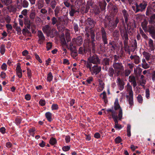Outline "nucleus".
I'll return each instance as SVG.
<instances>
[{"label":"nucleus","mask_w":155,"mask_h":155,"mask_svg":"<svg viewBox=\"0 0 155 155\" xmlns=\"http://www.w3.org/2000/svg\"><path fill=\"white\" fill-rule=\"evenodd\" d=\"M131 72V71L130 70L127 69L125 70V71L124 70L120 72V75L122 77H127L129 76Z\"/></svg>","instance_id":"23"},{"label":"nucleus","mask_w":155,"mask_h":155,"mask_svg":"<svg viewBox=\"0 0 155 155\" xmlns=\"http://www.w3.org/2000/svg\"><path fill=\"white\" fill-rule=\"evenodd\" d=\"M96 43H91V46L93 52H94L96 50Z\"/></svg>","instance_id":"59"},{"label":"nucleus","mask_w":155,"mask_h":155,"mask_svg":"<svg viewBox=\"0 0 155 155\" xmlns=\"http://www.w3.org/2000/svg\"><path fill=\"white\" fill-rule=\"evenodd\" d=\"M108 71V74L109 76L110 77H113L114 73H115L114 69L112 67H110L109 68Z\"/></svg>","instance_id":"33"},{"label":"nucleus","mask_w":155,"mask_h":155,"mask_svg":"<svg viewBox=\"0 0 155 155\" xmlns=\"http://www.w3.org/2000/svg\"><path fill=\"white\" fill-rule=\"evenodd\" d=\"M104 27L107 28L110 31H113L116 28L114 25L113 21H112L110 18L108 19V23L105 24Z\"/></svg>","instance_id":"8"},{"label":"nucleus","mask_w":155,"mask_h":155,"mask_svg":"<svg viewBox=\"0 0 155 155\" xmlns=\"http://www.w3.org/2000/svg\"><path fill=\"white\" fill-rule=\"evenodd\" d=\"M104 84L103 81L101 79L99 80V86L100 87H104Z\"/></svg>","instance_id":"63"},{"label":"nucleus","mask_w":155,"mask_h":155,"mask_svg":"<svg viewBox=\"0 0 155 155\" xmlns=\"http://www.w3.org/2000/svg\"><path fill=\"white\" fill-rule=\"evenodd\" d=\"M142 54L147 61H148L150 60L151 55L148 52L144 51L143 52Z\"/></svg>","instance_id":"32"},{"label":"nucleus","mask_w":155,"mask_h":155,"mask_svg":"<svg viewBox=\"0 0 155 155\" xmlns=\"http://www.w3.org/2000/svg\"><path fill=\"white\" fill-rule=\"evenodd\" d=\"M60 10V8L59 6H57L55 8L54 10V15L57 17L58 16V14L59 13Z\"/></svg>","instance_id":"38"},{"label":"nucleus","mask_w":155,"mask_h":155,"mask_svg":"<svg viewBox=\"0 0 155 155\" xmlns=\"http://www.w3.org/2000/svg\"><path fill=\"white\" fill-rule=\"evenodd\" d=\"M51 20L52 21V24L53 25H55L58 22L57 18L54 17L52 18Z\"/></svg>","instance_id":"60"},{"label":"nucleus","mask_w":155,"mask_h":155,"mask_svg":"<svg viewBox=\"0 0 155 155\" xmlns=\"http://www.w3.org/2000/svg\"><path fill=\"white\" fill-rule=\"evenodd\" d=\"M129 81L131 83V85H133L134 87H135L137 86L136 79L134 76H130L129 77Z\"/></svg>","instance_id":"18"},{"label":"nucleus","mask_w":155,"mask_h":155,"mask_svg":"<svg viewBox=\"0 0 155 155\" xmlns=\"http://www.w3.org/2000/svg\"><path fill=\"white\" fill-rule=\"evenodd\" d=\"M85 21L87 27H90V28H94L96 24V21L93 18H88Z\"/></svg>","instance_id":"9"},{"label":"nucleus","mask_w":155,"mask_h":155,"mask_svg":"<svg viewBox=\"0 0 155 155\" xmlns=\"http://www.w3.org/2000/svg\"><path fill=\"white\" fill-rule=\"evenodd\" d=\"M130 128V124H128L127 127V135L129 137L131 136Z\"/></svg>","instance_id":"51"},{"label":"nucleus","mask_w":155,"mask_h":155,"mask_svg":"<svg viewBox=\"0 0 155 155\" xmlns=\"http://www.w3.org/2000/svg\"><path fill=\"white\" fill-rule=\"evenodd\" d=\"M90 7L89 5H86V7L85 8L84 7H83L81 8V10H82L83 9H85V11L84 12H81V13L82 14H84V13H87L88 11L89 10V9Z\"/></svg>","instance_id":"48"},{"label":"nucleus","mask_w":155,"mask_h":155,"mask_svg":"<svg viewBox=\"0 0 155 155\" xmlns=\"http://www.w3.org/2000/svg\"><path fill=\"white\" fill-rule=\"evenodd\" d=\"M122 12L124 19L125 23H127V22H128L130 15L127 11L125 9L123 10Z\"/></svg>","instance_id":"19"},{"label":"nucleus","mask_w":155,"mask_h":155,"mask_svg":"<svg viewBox=\"0 0 155 155\" xmlns=\"http://www.w3.org/2000/svg\"><path fill=\"white\" fill-rule=\"evenodd\" d=\"M24 24L26 25L27 28L30 29L31 23L30 20L28 18H25L24 21Z\"/></svg>","instance_id":"28"},{"label":"nucleus","mask_w":155,"mask_h":155,"mask_svg":"<svg viewBox=\"0 0 155 155\" xmlns=\"http://www.w3.org/2000/svg\"><path fill=\"white\" fill-rule=\"evenodd\" d=\"M35 12L34 11H31L29 15L30 18L31 19H34L35 18Z\"/></svg>","instance_id":"53"},{"label":"nucleus","mask_w":155,"mask_h":155,"mask_svg":"<svg viewBox=\"0 0 155 155\" xmlns=\"http://www.w3.org/2000/svg\"><path fill=\"white\" fill-rule=\"evenodd\" d=\"M137 99L139 103L142 104L143 101V98L140 94H139L137 97Z\"/></svg>","instance_id":"54"},{"label":"nucleus","mask_w":155,"mask_h":155,"mask_svg":"<svg viewBox=\"0 0 155 155\" xmlns=\"http://www.w3.org/2000/svg\"><path fill=\"white\" fill-rule=\"evenodd\" d=\"M5 51V45H2L0 47V52L1 53L3 54Z\"/></svg>","instance_id":"56"},{"label":"nucleus","mask_w":155,"mask_h":155,"mask_svg":"<svg viewBox=\"0 0 155 155\" xmlns=\"http://www.w3.org/2000/svg\"><path fill=\"white\" fill-rule=\"evenodd\" d=\"M148 28V31L150 34L152 38L155 39V27L152 25H149Z\"/></svg>","instance_id":"13"},{"label":"nucleus","mask_w":155,"mask_h":155,"mask_svg":"<svg viewBox=\"0 0 155 155\" xmlns=\"http://www.w3.org/2000/svg\"><path fill=\"white\" fill-rule=\"evenodd\" d=\"M119 22V18L118 17H117L115 18L114 20L113 21L114 25L116 28L117 26V25Z\"/></svg>","instance_id":"43"},{"label":"nucleus","mask_w":155,"mask_h":155,"mask_svg":"<svg viewBox=\"0 0 155 155\" xmlns=\"http://www.w3.org/2000/svg\"><path fill=\"white\" fill-rule=\"evenodd\" d=\"M88 61L92 63L98 64L100 63V60L98 57L96 55H93L92 57L88 58Z\"/></svg>","instance_id":"7"},{"label":"nucleus","mask_w":155,"mask_h":155,"mask_svg":"<svg viewBox=\"0 0 155 155\" xmlns=\"http://www.w3.org/2000/svg\"><path fill=\"white\" fill-rule=\"evenodd\" d=\"M97 3L102 11L104 10L105 9L107 4L105 0L98 1Z\"/></svg>","instance_id":"16"},{"label":"nucleus","mask_w":155,"mask_h":155,"mask_svg":"<svg viewBox=\"0 0 155 155\" xmlns=\"http://www.w3.org/2000/svg\"><path fill=\"white\" fill-rule=\"evenodd\" d=\"M122 140L121 139L120 137H118L115 139V141L116 143H120Z\"/></svg>","instance_id":"61"},{"label":"nucleus","mask_w":155,"mask_h":155,"mask_svg":"<svg viewBox=\"0 0 155 155\" xmlns=\"http://www.w3.org/2000/svg\"><path fill=\"white\" fill-rule=\"evenodd\" d=\"M20 64L19 63L17 65L16 68V73L19 78H21L22 76V73L21 72V68Z\"/></svg>","instance_id":"21"},{"label":"nucleus","mask_w":155,"mask_h":155,"mask_svg":"<svg viewBox=\"0 0 155 155\" xmlns=\"http://www.w3.org/2000/svg\"><path fill=\"white\" fill-rule=\"evenodd\" d=\"M26 27H25V28L22 30V33L23 35H25L26 34H29L30 32L26 28Z\"/></svg>","instance_id":"52"},{"label":"nucleus","mask_w":155,"mask_h":155,"mask_svg":"<svg viewBox=\"0 0 155 155\" xmlns=\"http://www.w3.org/2000/svg\"><path fill=\"white\" fill-rule=\"evenodd\" d=\"M79 12V10L78 9H77L74 5H71L70 9L69 10V14L71 16H74L75 14L77 12L78 13Z\"/></svg>","instance_id":"15"},{"label":"nucleus","mask_w":155,"mask_h":155,"mask_svg":"<svg viewBox=\"0 0 155 155\" xmlns=\"http://www.w3.org/2000/svg\"><path fill=\"white\" fill-rule=\"evenodd\" d=\"M57 3L56 0H51L49 2V3L47 5L50 6L52 9H54L56 7Z\"/></svg>","instance_id":"24"},{"label":"nucleus","mask_w":155,"mask_h":155,"mask_svg":"<svg viewBox=\"0 0 155 155\" xmlns=\"http://www.w3.org/2000/svg\"><path fill=\"white\" fill-rule=\"evenodd\" d=\"M119 32L118 30H115L113 32V36L115 40L118 39L119 37Z\"/></svg>","instance_id":"29"},{"label":"nucleus","mask_w":155,"mask_h":155,"mask_svg":"<svg viewBox=\"0 0 155 155\" xmlns=\"http://www.w3.org/2000/svg\"><path fill=\"white\" fill-rule=\"evenodd\" d=\"M94 13L96 15L99 14L101 12L100 8L98 6H96L93 9Z\"/></svg>","instance_id":"37"},{"label":"nucleus","mask_w":155,"mask_h":155,"mask_svg":"<svg viewBox=\"0 0 155 155\" xmlns=\"http://www.w3.org/2000/svg\"><path fill=\"white\" fill-rule=\"evenodd\" d=\"M142 67L145 69H147L150 67V65L147 62L144 63H142Z\"/></svg>","instance_id":"57"},{"label":"nucleus","mask_w":155,"mask_h":155,"mask_svg":"<svg viewBox=\"0 0 155 155\" xmlns=\"http://www.w3.org/2000/svg\"><path fill=\"white\" fill-rule=\"evenodd\" d=\"M155 19V15H153L150 17L149 22L150 24H153L154 22V19Z\"/></svg>","instance_id":"49"},{"label":"nucleus","mask_w":155,"mask_h":155,"mask_svg":"<svg viewBox=\"0 0 155 155\" xmlns=\"http://www.w3.org/2000/svg\"><path fill=\"white\" fill-rule=\"evenodd\" d=\"M43 0H39L38 2L37 6L38 9H40L43 7Z\"/></svg>","instance_id":"42"},{"label":"nucleus","mask_w":155,"mask_h":155,"mask_svg":"<svg viewBox=\"0 0 155 155\" xmlns=\"http://www.w3.org/2000/svg\"><path fill=\"white\" fill-rule=\"evenodd\" d=\"M53 79V76L51 72L48 73L47 76V81H48L50 82Z\"/></svg>","instance_id":"50"},{"label":"nucleus","mask_w":155,"mask_h":155,"mask_svg":"<svg viewBox=\"0 0 155 155\" xmlns=\"http://www.w3.org/2000/svg\"><path fill=\"white\" fill-rule=\"evenodd\" d=\"M101 70V67L97 65H94L92 67L90 71L92 74H95L97 75L98 74Z\"/></svg>","instance_id":"11"},{"label":"nucleus","mask_w":155,"mask_h":155,"mask_svg":"<svg viewBox=\"0 0 155 155\" xmlns=\"http://www.w3.org/2000/svg\"><path fill=\"white\" fill-rule=\"evenodd\" d=\"M82 62H83L84 65L87 68L89 69L90 71L92 67L91 66H92V63L89 61H87L84 60H81Z\"/></svg>","instance_id":"25"},{"label":"nucleus","mask_w":155,"mask_h":155,"mask_svg":"<svg viewBox=\"0 0 155 155\" xmlns=\"http://www.w3.org/2000/svg\"><path fill=\"white\" fill-rule=\"evenodd\" d=\"M45 115L46 117L49 121L51 122L52 120V114L50 112H47L46 113Z\"/></svg>","instance_id":"40"},{"label":"nucleus","mask_w":155,"mask_h":155,"mask_svg":"<svg viewBox=\"0 0 155 155\" xmlns=\"http://www.w3.org/2000/svg\"><path fill=\"white\" fill-rule=\"evenodd\" d=\"M146 81L144 79H142L140 80L139 82L138 83L139 85H140L141 86L144 87Z\"/></svg>","instance_id":"45"},{"label":"nucleus","mask_w":155,"mask_h":155,"mask_svg":"<svg viewBox=\"0 0 155 155\" xmlns=\"http://www.w3.org/2000/svg\"><path fill=\"white\" fill-rule=\"evenodd\" d=\"M130 58L131 60L134 59V62L135 64H138L140 62V58L139 56L137 55H135L134 56L131 55Z\"/></svg>","instance_id":"20"},{"label":"nucleus","mask_w":155,"mask_h":155,"mask_svg":"<svg viewBox=\"0 0 155 155\" xmlns=\"http://www.w3.org/2000/svg\"><path fill=\"white\" fill-rule=\"evenodd\" d=\"M148 24V22L145 20L141 23V26L143 30L146 31L147 29V26Z\"/></svg>","instance_id":"34"},{"label":"nucleus","mask_w":155,"mask_h":155,"mask_svg":"<svg viewBox=\"0 0 155 155\" xmlns=\"http://www.w3.org/2000/svg\"><path fill=\"white\" fill-rule=\"evenodd\" d=\"M89 33H90V36L91 37H95V35L94 33V29H93V28H89Z\"/></svg>","instance_id":"46"},{"label":"nucleus","mask_w":155,"mask_h":155,"mask_svg":"<svg viewBox=\"0 0 155 155\" xmlns=\"http://www.w3.org/2000/svg\"><path fill=\"white\" fill-rule=\"evenodd\" d=\"M131 88H127L129 95H127L126 96L127 100L128 101L129 104L131 106L134 105L133 94Z\"/></svg>","instance_id":"4"},{"label":"nucleus","mask_w":155,"mask_h":155,"mask_svg":"<svg viewBox=\"0 0 155 155\" xmlns=\"http://www.w3.org/2000/svg\"><path fill=\"white\" fill-rule=\"evenodd\" d=\"M148 40V44L149 50L150 51H153L155 49V42L154 44L153 40L151 38H150Z\"/></svg>","instance_id":"17"},{"label":"nucleus","mask_w":155,"mask_h":155,"mask_svg":"<svg viewBox=\"0 0 155 155\" xmlns=\"http://www.w3.org/2000/svg\"><path fill=\"white\" fill-rule=\"evenodd\" d=\"M117 82L119 87H124L125 83L123 80L121 79L120 78L118 77L117 78Z\"/></svg>","instance_id":"26"},{"label":"nucleus","mask_w":155,"mask_h":155,"mask_svg":"<svg viewBox=\"0 0 155 155\" xmlns=\"http://www.w3.org/2000/svg\"><path fill=\"white\" fill-rule=\"evenodd\" d=\"M61 43L62 46L67 45V43L64 34H62L60 37Z\"/></svg>","instance_id":"22"},{"label":"nucleus","mask_w":155,"mask_h":155,"mask_svg":"<svg viewBox=\"0 0 155 155\" xmlns=\"http://www.w3.org/2000/svg\"><path fill=\"white\" fill-rule=\"evenodd\" d=\"M51 29V27L49 25H46L42 28V30L43 32L45 33L47 35L48 34Z\"/></svg>","instance_id":"27"},{"label":"nucleus","mask_w":155,"mask_h":155,"mask_svg":"<svg viewBox=\"0 0 155 155\" xmlns=\"http://www.w3.org/2000/svg\"><path fill=\"white\" fill-rule=\"evenodd\" d=\"M64 4L66 7L67 8H69L70 7H71L72 5L70 3L68 2L67 0H64Z\"/></svg>","instance_id":"58"},{"label":"nucleus","mask_w":155,"mask_h":155,"mask_svg":"<svg viewBox=\"0 0 155 155\" xmlns=\"http://www.w3.org/2000/svg\"><path fill=\"white\" fill-rule=\"evenodd\" d=\"M135 5L136 9V13H137L139 12H142L145 10L147 5V4L146 2H143L139 5L137 3H136Z\"/></svg>","instance_id":"6"},{"label":"nucleus","mask_w":155,"mask_h":155,"mask_svg":"<svg viewBox=\"0 0 155 155\" xmlns=\"http://www.w3.org/2000/svg\"><path fill=\"white\" fill-rule=\"evenodd\" d=\"M110 59L108 58H105L103 60L102 63L104 66L109 65L110 64Z\"/></svg>","instance_id":"30"},{"label":"nucleus","mask_w":155,"mask_h":155,"mask_svg":"<svg viewBox=\"0 0 155 155\" xmlns=\"http://www.w3.org/2000/svg\"><path fill=\"white\" fill-rule=\"evenodd\" d=\"M65 36L67 41L68 42L71 40L70 33L69 31L65 32Z\"/></svg>","instance_id":"41"},{"label":"nucleus","mask_w":155,"mask_h":155,"mask_svg":"<svg viewBox=\"0 0 155 155\" xmlns=\"http://www.w3.org/2000/svg\"><path fill=\"white\" fill-rule=\"evenodd\" d=\"M73 43H76V45L79 46L81 45L83 43L82 36L80 35L78 36L76 38H73Z\"/></svg>","instance_id":"10"},{"label":"nucleus","mask_w":155,"mask_h":155,"mask_svg":"<svg viewBox=\"0 0 155 155\" xmlns=\"http://www.w3.org/2000/svg\"><path fill=\"white\" fill-rule=\"evenodd\" d=\"M85 31H86V33L85 35V37L87 38H88L90 37L89 31V28L86 27L85 28Z\"/></svg>","instance_id":"47"},{"label":"nucleus","mask_w":155,"mask_h":155,"mask_svg":"<svg viewBox=\"0 0 155 155\" xmlns=\"http://www.w3.org/2000/svg\"><path fill=\"white\" fill-rule=\"evenodd\" d=\"M114 110H116L118 109H119L118 116L119 117V120H120L122 117V110L119 104L118 100L117 98H116L115 100L114 103Z\"/></svg>","instance_id":"5"},{"label":"nucleus","mask_w":155,"mask_h":155,"mask_svg":"<svg viewBox=\"0 0 155 155\" xmlns=\"http://www.w3.org/2000/svg\"><path fill=\"white\" fill-rule=\"evenodd\" d=\"M87 50L84 47H81L78 50V53L80 54H83L84 53H86Z\"/></svg>","instance_id":"36"},{"label":"nucleus","mask_w":155,"mask_h":155,"mask_svg":"<svg viewBox=\"0 0 155 155\" xmlns=\"http://www.w3.org/2000/svg\"><path fill=\"white\" fill-rule=\"evenodd\" d=\"M140 33L141 35L145 39L147 40L148 39V36L143 32V30L141 28H140Z\"/></svg>","instance_id":"39"},{"label":"nucleus","mask_w":155,"mask_h":155,"mask_svg":"<svg viewBox=\"0 0 155 155\" xmlns=\"http://www.w3.org/2000/svg\"><path fill=\"white\" fill-rule=\"evenodd\" d=\"M38 36L39 38L38 40V43L40 45L42 44L44 41L45 40V37L42 32L41 31H38Z\"/></svg>","instance_id":"12"},{"label":"nucleus","mask_w":155,"mask_h":155,"mask_svg":"<svg viewBox=\"0 0 155 155\" xmlns=\"http://www.w3.org/2000/svg\"><path fill=\"white\" fill-rule=\"evenodd\" d=\"M73 28L74 30V31L75 32H76L78 31L79 30V27L78 26V24L74 23L73 25Z\"/></svg>","instance_id":"55"},{"label":"nucleus","mask_w":155,"mask_h":155,"mask_svg":"<svg viewBox=\"0 0 155 155\" xmlns=\"http://www.w3.org/2000/svg\"><path fill=\"white\" fill-rule=\"evenodd\" d=\"M21 4L23 8H27L28 6L29 3L26 0H23V1L21 0Z\"/></svg>","instance_id":"35"},{"label":"nucleus","mask_w":155,"mask_h":155,"mask_svg":"<svg viewBox=\"0 0 155 155\" xmlns=\"http://www.w3.org/2000/svg\"><path fill=\"white\" fill-rule=\"evenodd\" d=\"M2 2L6 6H8L11 5L12 3V0H1Z\"/></svg>","instance_id":"31"},{"label":"nucleus","mask_w":155,"mask_h":155,"mask_svg":"<svg viewBox=\"0 0 155 155\" xmlns=\"http://www.w3.org/2000/svg\"><path fill=\"white\" fill-rule=\"evenodd\" d=\"M100 96L103 99L107 98V97L106 92L104 91L103 93L101 94Z\"/></svg>","instance_id":"64"},{"label":"nucleus","mask_w":155,"mask_h":155,"mask_svg":"<svg viewBox=\"0 0 155 155\" xmlns=\"http://www.w3.org/2000/svg\"><path fill=\"white\" fill-rule=\"evenodd\" d=\"M122 23L123 25V26H122L121 23H120L118 25L117 27L120 31L121 36L123 40L124 49L125 51L128 52L129 54H130V52L129 48V46L128 45L129 40L128 33H129L130 32H131V31L127 32L123 19L122 21Z\"/></svg>","instance_id":"1"},{"label":"nucleus","mask_w":155,"mask_h":155,"mask_svg":"<svg viewBox=\"0 0 155 155\" xmlns=\"http://www.w3.org/2000/svg\"><path fill=\"white\" fill-rule=\"evenodd\" d=\"M113 66L117 76H119L120 72L124 70V67L121 62L113 63Z\"/></svg>","instance_id":"2"},{"label":"nucleus","mask_w":155,"mask_h":155,"mask_svg":"<svg viewBox=\"0 0 155 155\" xmlns=\"http://www.w3.org/2000/svg\"><path fill=\"white\" fill-rule=\"evenodd\" d=\"M58 32L55 28H53L50 30L47 35L50 36L51 38H53L57 35Z\"/></svg>","instance_id":"14"},{"label":"nucleus","mask_w":155,"mask_h":155,"mask_svg":"<svg viewBox=\"0 0 155 155\" xmlns=\"http://www.w3.org/2000/svg\"><path fill=\"white\" fill-rule=\"evenodd\" d=\"M100 32L102 41L104 45L108 44L107 35L104 28L102 27L101 28Z\"/></svg>","instance_id":"3"},{"label":"nucleus","mask_w":155,"mask_h":155,"mask_svg":"<svg viewBox=\"0 0 155 155\" xmlns=\"http://www.w3.org/2000/svg\"><path fill=\"white\" fill-rule=\"evenodd\" d=\"M52 47V45H51V43L50 42H48L47 43L46 48L48 51L50 49H51V48Z\"/></svg>","instance_id":"62"},{"label":"nucleus","mask_w":155,"mask_h":155,"mask_svg":"<svg viewBox=\"0 0 155 155\" xmlns=\"http://www.w3.org/2000/svg\"><path fill=\"white\" fill-rule=\"evenodd\" d=\"M50 143L52 145H54L57 143V140L54 137H51L49 141Z\"/></svg>","instance_id":"44"}]
</instances>
